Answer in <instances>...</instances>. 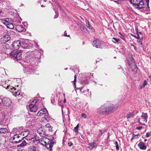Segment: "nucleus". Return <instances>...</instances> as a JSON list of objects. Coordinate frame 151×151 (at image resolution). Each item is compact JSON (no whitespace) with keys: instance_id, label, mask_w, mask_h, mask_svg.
Returning <instances> with one entry per match:
<instances>
[{"instance_id":"41","label":"nucleus","mask_w":151,"mask_h":151,"mask_svg":"<svg viewBox=\"0 0 151 151\" xmlns=\"http://www.w3.org/2000/svg\"><path fill=\"white\" fill-rule=\"evenodd\" d=\"M88 91L89 89H87L86 90H84L83 91H81V92L85 93V95H86L87 94V93L88 92Z\"/></svg>"},{"instance_id":"18","label":"nucleus","mask_w":151,"mask_h":151,"mask_svg":"<svg viewBox=\"0 0 151 151\" xmlns=\"http://www.w3.org/2000/svg\"><path fill=\"white\" fill-rule=\"evenodd\" d=\"M138 146L139 148L143 150H145L146 149L147 146L144 145V142H140L138 144Z\"/></svg>"},{"instance_id":"30","label":"nucleus","mask_w":151,"mask_h":151,"mask_svg":"<svg viewBox=\"0 0 151 151\" xmlns=\"http://www.w3.org/2000/svg\"><path fill=\"white\" fill-rule=\"evenodd\" d=\"M137 42L139 44L142 45V42L143 38H137Z\"/></svg>"},{"instance_id":"62","label":"nucleus","mask_w":151,"mask_h":151,"mask_svg":"<svg viewBox=\"0 0 151 151\" xmlns=\"http://www.w3.org/2000/svg\"><path fill=\"white\" fill-rule=\"evenodd\" d=\"M147 141V139H144V142H146Z\"/></svg>"},{"instance_id":"45","label":"nucleus","mask_w":151,"mask_h":151,"mask_svg":"<svg viewBox=\"0 0 151 151\" xmlns=\"http://www.w3.org/2000/svg\"><path fill=\"white\" fill-rule=\"evenodd\" d=\"M50 127V125L49 124H47L45 126V128H49V127Z\"/></svg>"},{"instance_id":"8","label":"nucleus","mask_w":151,"mask_h":151,"mask_svg":"<svg viewBox=\"0 0 151 151\" xmlns=\"http://www.w3.org/2000/svg\"><path fill=\"white\" fill-rule=\"evenodd\" d=\"M3 104L5 106H8L11 104V100L7 98H4L2 100Z\"/></svg>"},{"instance_id":"14","label":"nucleus","mask_w":151,"mask_h":151,"mask_svg":"<svg viewBox=\"0 0 151 151\" xmlns=\"http://www.w3.org/2000/svg\"><path fill=\"white\" fill-rule=\"evenodd\" d=\"M38 141L39 143L41 145L44 146V145L45 144L46 142H49V139L46 137H43L38 140Z\"/></svg>"},{"instance_id":"60","label":"nucleus","mask_w":151,"mask_h":151,"mask_svg":"<svg viewBox=\"0 0 151 151\" xmlns=\"http://www.w3.org/2000/svg\"><path fill=\"white\" fill-rule=\"evenodd\" d=\"M23 24H24V25H25L26 24H27V23L26 22H25L24 23H23Z\"/></svg>"},{"instance_id":"48","label":"nucleus","mask_w":151,"mask_h":151,"mask_svg":"<svg viewBox=\"0 0 151 151\" xmlns=\"http://www.w3.org/2000/svg\"><path fill=\"white\" fill-rule=\"evenodd\" d=\"M73 145V143L71 142H70L68 143V145L69 146H71Z\"/></svg>"},{"instance_id":"22","label":"nucleus","mask_w":151,"mask_h":151,"mask_svg":"<svg viewBox=\"0 0 151 151\" xmlns=\"http://www.w3.org/2000/svg\"><path fill=\"white\" fill-rule=\"evenodd\" d=\"M141 117L143 119L144 121L147 122V119L148 117V116L147 114V113H144L143 112H142V114L141 116Z\"/></svg>"},{"instance_id":"26","label":"nucleus","mask_w":151,"mask_h":151,"mask_svg":"<svg viewBox=\"0 0 151 151\" xmlns=\"http://www.w3.org/2000/svg\"><path fill=\"white\" fill-rule=\"evenodd\" d=\"M86 26L89 29H91L92 30H94L93 28L91 26L90 24L89 21H87L86 22Z\"/></svg>"},{"instance_id":"47","label":"nucleus","mask_w":151,"mask_h":151,"mask_svg":"<svg viewBox=\"0 0 151 151\" xmlns=\"http://www.w3.org/2000/svg\"><path fill=\"white\" fill-rule=\"evenodd\" d=\"M82 117H84L85 118H86L87 117L86 115L84 113H83L82 114Z\"/></svg>"},{"instance_id":"37","label":"nucleus","mask_w":151,"mask_h":151,"mask_svg":"<svg viewBox=\"0 0 151 151\" xmlns=\"http://www.w3.org/2000/svg\"><path fill=\"white\" fill-rule=\"evenodd\" d=\"M135 30L136 32V33L137 34V37L136 38H140V36H139V34H138V29L137 28H135Z\"/></svg>"},{"instance_id":"11","label":"nucleus","mask_w":151,"mask_h":151,"mask_svg":"<svg viewBox=\"0 0 151 151\" xmlns=\"http://www.w3.org/2000/svg\"><path fill=\"white\" fill-rule=\"evenodd\" d=\"M93 46L97 48H99L101 47V45L100 41L97 39L93 41Z\"/></svg>"},{"instance_id":"19","label":"nucleus","mask_w":151,"mask_h":151,"mask_svg":"<svg viewBox=\"0 0 151 151\" xmlns=\"http://www.w3.org/2000/svg\"><path fill=\"white\" fill-rule=\"evenodd\" d=\"M12 21L10 24H9L8 22H3V23L6 26V27L10 29H13L14 28V26L12 23Z\"/></svg>"},{"instance_id":"4","label":"nucleus","mask_w":151,"mask_h":151,"mask_svg":"<svg viewBox=\"0 0 151 151\" xmlns=\"http://www.w3.org/2000/svg\"><path fill=\"white\" fill-rule=\"evenodd\" d=\"M33 45L27 39H24L22 42L21 46L24 49H29L32 47Z\"/></svg>"},{"instance_id":"5","label":"nucleus","mask_w":151,"mask_h":151,"mask_svg":"<svg viewBox=\"0 0 151 151\" xmlns=\"http://www.w3.org/2000/svg\"><path fill=\"white\" fill-rule=\"evenodd\" d=\"M37 101V100L35 99L31 102L30 104L29 105L28 108L30 111L34 112L37 111V107L36 105V103Z\"/></svg>"},{"instance_id":"55","label":"nucleus","mask_w":151,"mask_h":151,"mask_svg":"<svg viewBox=\"0 0 151 151\" xmlns=\"http://www.w3.org/2000/svg\"><path fill=\"white\" fill-rule=\"evenodd\" d=\"M119 35H121V36H120V37L121 38H122V37H124V36L122 34H121V33L120 32H119Z\"/></svg>"},{"instance_id":"2","label":"nucleus","mask_w":151,"mask_h":151,"mask_svg":"<svg viewBox=\"0 0 151 151\" xmlns=\"http://www.w3.org/2000/svg\"><path fill=\"white\" fill-rule=\"evenodd\" d=\"M9 55L12 58L17 61L20 60L22 58V52L14 50L10 53Z\"/></svg>"},{"instance_id":"10","label":"nucleus","mask_w":151,"mask_h":151,"mask_svg":"<svg viewBox=\"0 0 151 151\" xmlns=\"http://www.w3.org/2000/svg\"><path fill=\"white\" fill-rule=\"evenodd\" d=\"M12 45L14 48L17 50L19 48L20 46L21 45L20 41L19 40L14 41L12 43Z\"/></svg>"},{"instance_id":"56","label":"nucleus","mask_w":151,"mask_h":151,"mask_svg":"<svg viewBox=\"0 0 151 151\" xmlns=\"http://www.w3.org/2000/svg\"><path fill=\"white\" fill-rule=\"evenodd\" d=\"M58 6L59 8V9H61V6L59 5L58 4Z\"/></svg>"},{"instance_id":"59","label":"nucleus","mask_w":151,"mask_h":151,"mask_svg":"<svg viewBox=\"0 0 151 151\" xmlns=\"http://www.w3.org/2000/svg\"><path fill=\"white\" fill-rule=\"evenodd\" d=\"M83 87L81 88H80V90L81 91L83 89Z\"/></svg>"},{"instance_id":"12","label":"nucleus","mask_w":151,"mask_h":151,"mask_svg":"<svg viewBox=\"0 0 151 151\" xmlns=\"http://www.w3.org/2000/svg\"><path fill=\"white\" fill-rule=\"evenodd\" d=\"M106 106H102L98 110V111L99 114H107Z\"/></svg>"},{"instance_id":"27","label":"nucleus","mask_w":151,"mask_h":151,"mask_svg":"<svg viewBox=\"0 0 151 151\" xmlns=\"http://www.w3.org/2000/svg\"><path fill=\"white\" fill-rule=\"evenodd\" d=\"M29 151H37L36 148L34 146H30L29 149Z\"/></svg>"},{"instance_id":"57","label":"nucleus","mask_w":151,"mask_h":151,"mask_svg":"<svg viewBox=\"0 0 151 151\" xmlns=\"http://www.w3.org/2000/svg\"><path fill=\"white\" fill-rule=\"evenodd\" d=\"M45 0H41V1L40 2V3L41 2H45Z\"/></svg>"},{"instance_id":"15","label":"nucleus","mask_w":151,"mask_h":151,"mask_svg":"<svg viewBox=\"0 0 151 151\" xmlns=\"http://www.w3.org/2000/svg\"><path fill=\"white\" fill-rule=\"evenodd\" d=\"M3 48V51L6 54H7L11 51V48L8 45H4Z\"/></svg>"},{"instance_id":"28","label":"nucleus","mask_w":151,"mask_h":151,"mask_svg":"<svg viewBox=\"0 0 151 151\" xmlns=\"http://www.w3.org/2000/svg\"><path fill=\"white\" fill-rule=\"evenodd\" d=\"M29 132L28 131H26L23 132V133H22V134L23 136H25V137H26L29 134Z\"/></svg>"},{"instance_id":"64","label":"nucleus","mask_w":151,"mask_h":151,"mask_svg":"<svg viewBox=\"0 0 151 151\" xmlns=\"http://www.w3.org/2000/svg\"><path fill=\"white\" fill-rule=\"evenodd\" d=\"M29 36H31V34L30 33H29Z\"/></svg>"},{"instance_id":"52","label":"nucleus","mask_w":151,"mask_h":151,"mask_svg":"<svg viewBox=\"0 0 151 151\" xmlns=\"http://www.w3.org/2000/svg\"><path fill=\"white\" fill-rule=\"evenodd\" d=\"M44 118L45 119V120H47V118H48V116L47 115H45L44 116Z\"/></svg>"},{"instance_id":"35","label":"nucleus","mask_w":151,"mask_h":151,"mask_svg":"<svg viewBox=\"0 0 151 151\" xmlns=\"http://www.w3.org/2000/svg\"><path fill=\"white\" fill-rule=\"evenodd\" d=\"M79 128V124H78L74 128V131L77 133H78V129Z\"/></svg>"},{"instance_id":"36","label":"nucleus","mask_w":151,"mask_h":151,"mask_svg":"<svg viewBox=\"0 0 151 151\" xmlns=\"http://www.w3.org/2000/svg\"><path fill=\"white\" fill-rule=\"evenodd\" d=\"M15 139L14 142H15V143H19L22 140L21 139Z\"/></svg>"},{"instance_id":"46","label":"nucleus","mask_w":151,"mask_h":151,"mask_svg":"<svg viewBox=\"0 0 151 151\" xmlns=\"http://www.w3.org/2000/svg\"><path fill=\"white\" fill-rule=\"evenodd\" d=\"M147 4L146 8L147 9V10L149 11L150 10V7L149 6V4Z\"/></svg>"},{"instance_id":"1","label":"nucleus","mask_w":151,"mask_h":151,"mask_svg":"<svg viewBox=\"0 0 151 151\" xmlns=\"http://www.w3.org/2000/svg\"><path fill=\"white\" fill-rule=\"evenodd\" d=\"M130 2L138 9H142L145 6L143 0H130Z\"/></svg>"},{"instance_id":"49","label":"nucleus","mask_w":151,"mask_h":151,"mask_svg":"<svg viewBox=\"0 0 151 151\" xmlns=\"http://www.w3.org/2000/svg\"><path fill=\"white\" fill-rule=\"evenodd\" d=\"M150 134L149 132H147L146 134V137H150Z\"/></svg>"},{"instance_id":"39","label":"nucleus","mask_w":151,"mask_h":151,"mask_svg":"<svg viewBox=\"0 0 151 151\" xmlns=\"http://www.w3.org/2000/svg\"><path fill=\"white\" fill-rule=\"evenodd\" d=\"M12 21H11V22H9V19L8 18L6 19L3 22H8L9 24H10L11 22Z\"/></svg>"},{"instance_id":"23","label":"nucleus","mask_w":151,"mask_h":151,"mask_svg":"<svg viewBox=\"0 0 151 151\" xmlns=\"http://www.w3.org/2000/svg\"><path fill=\"white\" fill-rule=\"evenodd\" d=\"M8 131L7 129L4 128H1L0 129V134H6L7 133Z\"/></svg>"},{"instance_id":"44","label":"nucleus","mask_w":151,"mask_h":151,"mask_svg":"<svg viewBox=\"0 0 151 151\" xmlns=\"http://www.w3.org/2000/svg\"><path fill=\"white\" fill-rule=\"evenodd\" d=\"M74 80L73 81V83L74 86H75V82H76V78H77V76H76V75H75L74 76Z\"/></svg>"},{"instance_id":"32","label":"nucleus","mask_w":151,"mask_h":151,"mask_svg":"<svg viewBox=\"0 0 151 151\" xmlns=\"http://www.w3.org/2000/svg\"><path fill=\"white\" fill-rule=\"evenodd\" d=\"M147 84V82L146 81H144L143 84L140 86V88H142L145 87V86Z\"/></svg>"},{"instance_id":"20","label":"nucleus","mask_w":151,"mask_h":151,"mask_svg":"<svg viewBox=\"0 0 151 151\" xmlns=\"http://www.w3.org/2000/svg\"><path fill=\"white\" fill-rule=\"evenodd\" d=\"M16 30L19 32H21L24 30V28L22 25H17L16 27Z\"/></svg>"},{"instance_id":"42","label":"nucleus","mask_w":151,"mask_h":151,"mask_svg":"<svg viewBox=\"0 0 151 151\" xmlns=\"http://www.w3.org/2000/svg\"><path fill=\"white\" fill-rule=\"evenodd\" d=\"M54 10H55V13L56 14L55 15V16L54 17V18H56L57 17H58V12L57 11H56L55 10V8H54Z\"/></svg>"},{"instance_id":"61","label":"nucleus","mask_w":151,"mask_h":151,"mask_svg":"<svg viewBox=\"0 0 151 151\" xmlns=\"http://www.w3.org/2000/svg\"><path fill=\"white\" fill-rule=\"evenodd\" d=\"M63 102L64 103H65L66 102V100L65 99H64V101H63Z\"/></svg>"},{"instance_id":"6","label":"nucleus","mask_w":151,"mask_h":151,"mask_svg":"<svg viewBox=\"0 0 151 151\" xmlns=\"http://www.w3.org/2000/svg\"><path fill=\"white\" fill-rule=\"evenodd\" d=\"M117 106H114V105L111 104H108L107 106H106L107 114H108L111 112L113 110H115L117 109Z\"/></svg>"},{"instance_id":"54","label":"nucleus","mask_w":151,"mask_h":151,"mask_svg":"<svg viewBox=\"0 0 151 151\" xmlns=\"http://www.w3.org/2000/svg\"><path fill=\"white\" fill-rule=\"evenodd\" d=\"M142 128V127H139L137 128V129L138 130H140Z\"/></svg>"},{"instance_id":"21","label":"nucleus","mask_w":151,"mask_h":151,"mask_svg":"<svg viewBox=\"0 0 151 151\" xmlns=\"http://www.w3.org/2000/svg\"><path fill=\"white\" fill-rule=\"evenodd\" d=\"M13 33V32H8L5 33L3 35V38H11L12 33Z\"/></svg>"},{"instance_id":"17","label":"nucleus","mask_w":151,"mask_h":151,"mask_svg":"<svg viewBox=\"0 0 151 151\" xmlns=\"http://www.w3.org/2000/svg\"><path fill=\"white\" fill-rule=\"evenodd\" d=\"M47 112V109H43L38 112L37 114V116H42L43 114H45Z\"/></svg>"},{"instance_id":"13","label":"nucleus","mask_w":151,"mask_h":151,"mask_svg":"<svg viewBox=\"0 0 151 151\" xmlns=\"http://www.w3.org/2000/svg\"><path fill=\"white\" fill-rule=\"evenodd\" d=\"M34 68L31 65L26 69V73L27 74H32L34 73Z\"/></svg>"},{"instance_id":"24","label":"nucleus","mask_w":151,"mask_h":151,"mask_svg":"<svg viewBox=\"0 0 151 151\" xmlns=\"http://www.w3.org/2000/svg\"><path fill=\"white\" fill-rule=\"evenodd\" d=\"M89 145V146H88V147L90 149H93L97 146V145L95 142L90 143Z\"/></svg>"},{"instance_id":"16","label":"nucleus","mask_w":151,"mask_h":151,"mask_svg":"<svg viewBox=\"0 0 151 151\" xmlns=\"http://www.w3.org/2000/svg\"><path fill=\"white\" fill-rule=\"evenodd\" d=\"M33 54L35 58H40L41 56V53L37 50H35L33 52Z\"/></svg>"},{"instance_id":"53","label":"nucleus","mask_w":151,"mask_h":151,"mask_svg":"<svg viewBox=\"0 0 151 151\" xmlns=\"http://www.w3.org/2000/svg\"><path fill=\"white\" fill-rule=\"evenodd\" d=\"M102 134L103 133L101 132H100L98 136L100 137Z\"/></svg>"},{"instance_id":"9","label":"nucleus","mask_w":151,"mask_h":151,"mask_svg":"<svg viewBox=\"0 0 151 151\" xmlns=\"http://www.w3.org/2000/svg\"><path fill=\"white\" fill-rule=\"evenodd\" d=\"M37 132L41 136L45 137L47 135L46 134L45 129L42 127H40L38 129Z\"/></svg>"},{"instance_id":"34","label":"nucleus","mask_w":151,"mask_h":151,"mask_svg":"<svg viewBox=\"0 0 151 151\" xmlns=\"http://www.w3.org/2000/svg\"><path fill=\"white\" fill-rule=\"evenodd\" d=\"M112 41L115 43H117L119 42L120 40L119 38H113Z\"/></svg>"},{"instance_id":"33","label":"nucleus","mask_w":151,"mask_h":151,"mask_svg":"<svg viewBox=\"0 0 151 151\" xmlns=\"http://www.w3.org/2000/svg\"><path fill=\"white\" fill-rule=\"evenodd\" d=\"M134 116V114L133 113H131L129 114H128L127 116V118H131L133 117Z\"/></svg>"},{"instance_id":"58","label":"nucleus","mask_w":151,"mask_h":151,"mask_svg":"<svg viewBox=\"0 0 151 151\" xmlns=\"http://www.w3.org/2000/svg\"><path fill=\"white\" fill-rule=\"evenodd\" d=\"M146 4H149V0H145Z\"/></svg>"},{"instance_id":"51","label":"nucleus","mask_w":151,"mask_h":151,"mask_svg":"<svg viewBox=\"0 0 151 151\" xmlns=\"http://www.w3.org/2000/svg\"><path fill=\"white\" fill-rule=\"evenodd\" d=\"M138 34H139V36H141L140 37L142 38V33L141 32H138Z\"/></svg>"},{"instance_id":"38","label":"nucleus","mask_w":151,"mask_h":151,"mask_svg":"<svg viewBox=\"0 0 151 151\" xmlns=\"http://www.w3.org/2000/svg\"><path fill=\"white\" fill-rule=\"evenodd\" d=\"M115 145H116V149L117 150H119V145L118 144V142H117L116 141L115 142Z\"/></svg>"},{"instance_id":"50","label":"nucleus","mask_w":151,"mask_h":151,"mask_svg":"<svg viewBox=\"0 0 151 151\" xmlns=\"http://www.w3.org/2000/svg\"><path fill=\"white\" fill-rule=\"evenodd\" d=\"M64 35L65 37H70V35H67L66 32H65L64 33Z\"/></svg>"},{"instance_id":"40","label":"nucleus","mask_w":151,"mask_h":151,"mask_svg":"<svg viewBox=\"0 0 151 151\" xmlns=\"http://www.w3.org/2000/svg\"><path fill=\"white\" fill-rule=\"evenodd\" d=\"M139 136V134H137V135H135V134H133L132 136V139L137 138V137H136V136H137V137H138Z\"/></svg>"},{"instance_id":"29","label":"nucleus","mask_w":151,"mask_h":151,"mask_svg":"<svg viewBox=\"0 0 151 151\" xmlns=\"http://www.w3.org/2000/svg\"><path fill=\"white\" fill-rule=\"evenodd\" d=\"M27 143L25 140H24L19 145H18L19 146L21 147H23L26 145Z\"/></svg>"},{"instance_id":"25","label":"nucleus","mask_w":151,"mask_h":151,"mask_svg":"<svg viewBox=\"0 0 151 151\" xmlns=\"http://www.w3.org/2000/svg\"><path fill=\"white\" fill-rule=\"evenodd\" d=\"M10 38L9 39L8 38H1V43H5L9 41Z\"/></svg>"},{"instance_id":"3","label":"nucleus","mask_w":151,"mask_h":151,"mask_svg":"<svg viewBox=\"0 0 151 151\" xmlns=\"http://www.w3.org/2000/svg\"><path fill=\"white\" fill-rule=\"evenodd\" d=\"M6 88L7 89L8 91L12 93L13 95L15 96H21V91L20 90L17 89L14 87L9 86H8Z\"/></svg>"},{"instance_id":"7","label":"nucleus","mask_w":151,"mask_h":151,"mask_svg":"<svg viewBox=\"0 0 151 151\" xmlns=\"http://www.w3.org/2000/svg\"><path fill=\"white\" fill-rule=\"evenodd\" d=\"M49 142H46V143H45V144L44 145V146H45L47 149H49V151H52L51 150L54 142L53 140H51L49 139Z\"/></svg>"},{"instance_id":"43","label":"nucleus","mask_w":151,"mask_h":151,"mask_svg":"<svg viewBox=\"0 0 151 151\" xmlns=\"http://www.w3.org/2000/svg\"><path fill=\"white\" fill-rule=\"evenodd\" d=\"M81 30L82 31H84L86 30L85 27L83 25H81L80 27Z\"/></svg>"},{"instance_id":"63","label":"nucleus","mask_w":151,"mask_h":151,"mask_svg":"<svg viewBox=\"0 0 151 151\" xmlns=\"http://www.w3.org/2000/svg\"><path fill=\"white\" fill-rule=\"evenodd\" d=\"M63 95L64 96V97L65 98V93H63Z\"/></svg>"},{"instance_id":"31","label":"nucleus","mask_w":151,"mask_h":151,"mask_svg":"<svg viewBox=\"0 0 151 151\" xmlns=\"http://www.w3.org/2000/svg\"><path fill=\"white\" fill-rule=\"evenodd\" d=\"M20 136H19L18 134H16L14 135L13 137V139L14 140L17 139H19Z\"/></svg>"}]
</instances>
